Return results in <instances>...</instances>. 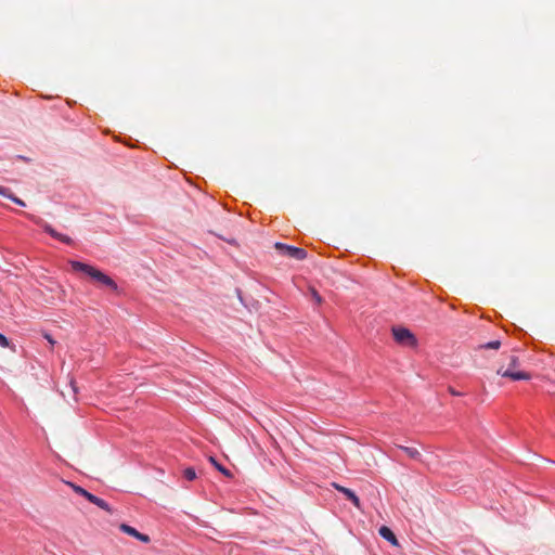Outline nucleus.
I'll list each match as a JSON object with an SVG mask.
<instances>
[{"mask_svg":"<svg viewBox=\"0 0 555 555\" xmlns=\"http://www.w3.org/2000/svg\"><path fill=\"white\" fill-rule=\"evenodd\" d=\"M69 264L74 271H80V272L86 273L88 276H90L93 281H95L100 285L105 286L114 292L118 291V286H117L116 282L112 278H109L107 274H105L101 270L96 269L95 267L85 263V262L76 261V260L69 261Z\"/></svg>","mask_w":555,"mask_h":555,"instance_id":"f257e3e1","label":"nucleus"},{"mask_svg":"<svg viewBox=\"0 0 555 555\" xmlns=\"http://www.w3.org/2000/svg\"><path fill=\"white\" fill-rule=\"evenodd\" d=\"M519 359L517 356L509 357V367L504 370L502 366L496 370V374L508 377L513 380H528L530 379V374L526 372H518L515 369L518 366Z\"/></svg>","mask_w":555,"mask_h":555,"instance_id":"f03ea898","label":"nucleus"},{"mask_svg":"<svg viewBox=\"0 0 555 555\" xmlns=\"http://www.w3.org/2000/svg\"><path fill=\"white\" fill-rule=\"evenodd\" d=\"M392 335L395 340L402 346L414 348L417 345L416 337L409 328L392 327Z\"/></svg>","mask_w":555,"mask_h":555,"instance_id":"7ed1b4c3","label":"nucleus"},{"mask_svg":"<svg viewBox=\"0 0 555 555\" xmlns=\"http://www.w3.org/2000/svg\"><path fill=\"white\" fill-rule=\"evenodd\" d=\"M274 247L281 255L296 260H304L307 257V251L304 248L286 245L283 243H275Z\"/></svg>","mask_w":555,"mask_h":555,"instance_id":"20e7f679","label":"nucleus"},{"mask_svg":"<svg viewBox=\"0 0 555 555\" xmlns=\"http://www.w3.org/2000/svg\"><path fill=\"white\" fill-rule=\"evenodd\" d=\"M42 228L43 230L49 233L52 237L65 243V244H72L73 243V240L65 235V234H62L60 232H57L55 229H53L50 224L48 223H42Z\"/></svg>","mask_w":555,"mask_h":555,"instance_id":"39448f33","label":"nucleus"},{"mask_svg":"<svg viewBox=\"0 0 555 555\" xmlns=\"http://www.w3.org/2000/svg\"><path fill=\"white\" fill-rule=\"evenodd\" d=\"M379 534L385 540L389 541L392 545L397 546L399 544L395 533L392 532V530L390 528H388L386 526H382L379 528Z\"/></svg>","mask_w":555,"mask_h":555,"instance_id":"423d86ee","label":"nucleus"},{"mask_svg":"<svg viewBox=\"0 0 555 555\" xmlns=\"http://www.w3.org/2000/svg\"><path fill=\"white\" fill-rule=\"evenodd\" d=\"M400 450L404 451L406 455L413 460L421 461V453L415 448L404 447V446H397Z\"/></svg>","mask_w":555,"mask_h":555,"instance_id":"0eeeda50","label":"nucleus"},{"mask_svg":"<svg viewBox=\"0 0 555 555\" xmlns=\"http://www.w3.org/2000/svg\"><path fill=\"white\" fill-rule=\"evenodd\" d=\"M209 462L225 477L232 478L233 474L225 468L223 465L217 462V460L214 456H209Z\"/></svg>","mask_w":555,"mask_h":555,"instance_id":"6e6552de","label":"nucleus"},{"mask_svg":"<svg viewBox=\"0 0 555 555\" xmlns=\"http://www.w3.org/2000/svg\"><path fill=\"white\" fill-rule=\"evenodd\" d=\"M343 494L346 495V498L350 500L357 508H361L360 499L356 495V493L352 490L347 488Z\"/></svg>","mask_w":555,"mask_h":555,"instance_id":"1a4fd4ad","label":"nucleus"},{"mask_svg":"<svg viewBox=\"0 0 555 555\" xmlns=\"http://www.w3.org/2000/svg\"><path fill=\"white\" fill-rule=\"evenodd\" d=\"M90 502L95 504L100 508H102V509H104V511H106L108 513H112V508L109 507V505L104 500L93 495V496H91Z\"/></svg>","mask_w":555,"mask_h":555,"instance_id":"9d476101","label":"nucleus"},{"mask_svg":"<svg viewBox=\"0 0 555 555\" xmlns=\"http://www.w3.org/2000/svg\"><path fill=\"white\" fill-rule=\"evenodd\" d=\"M73 490L77 493V494H80L82 496H85L89 502H90V499L91 496H93L94 494L88 492L87 490H85L83 488H81L80 486H76L74 483H68Z\"/></svg>","mask_w":555,"mask_h":555,"instance_id":"9b49d317","label":"nucleus"},{"mask_svg":"<svg viewBox=\"0 0 555 555\" xmlns=\"http://www.w3.org/2000/svg\"><path fill=\"white\" fill-rule=\"evenodd\" d=\"M119 528H120V530L122 532H125V533H127V534H129V535H131V537H133L135 539H137V537L139 534V531L135 528H133V527H131L129 525L121 524Z\"/></svg>","mask_w":555,"mask_h":555,"instance_id":"f8f14e48","label":"nucleus"},{"mask_svg":"<svg viewBox=\"0 0 555 555\" xmlns=\"http://www.w3.org/2000/svg\"><path fill=\"white\" fill-rule=\"evenodd\" d=\"M183 476L188 480H194L196 478V473L194 468L188 467L183 470Z\"/></svg>","mask_w":555,"mask_h":555,"instance_id":"ddd939ff","label":"nucleus"},{"mask_svg":"<svg viewBox=\"0 0 555 555\" xmlns=\"http://www.w3.org/2000/svg\"><path fill=\"white\" fill-rule=\"evenodd\" d=\"M501 346V341L500 340H492L488 344H485V345H480L479 348H485V349H499Z\"/></svg>","mask_w":555,"mask_h":555,"instance_id":"4468645a","label":"nucleus"},{"mask_svg":"<svg viewBox=\"0 0 555 555\" xmlns=\"http://www.w3.org/2000/svg\"><path fill=\"white\" fill-rule=\"evenodd\" d=\"M0 346L3 348L10 347L9 339L1 333H0Z\"/></svg>","mask_w":555,"mask_h":555,"instance_id":"2eb2a0df","label":"nucleus"},{"mask_svg":"<svg viewBox=\"0 0 555 555\" xmlns=\"http://www.w3.org/2000/svg\"><path fill=\"white\" fill-rule=\"evenodd\" d=\"M12 194L13 193L9 189L0 186V195L11 198Z\"/></svg>","mask_w":555,"mask_h":555,"instance_id":"dca6fc26","label":"nucleus"},{"mask_svg":"<svg viewBox=\"0 0 555 555\" xmlns=\"http://www.w3.org/2000/svg\"><path fill=\"white\" fill-rule=\"evenodd\" d=\"M137 539L143 543H149L151 541V539L147 534H143L141 532H139Z\"/></svg>","mask_w":555,"mask_h":555,"instance_id":"f3484780","label":"nucleus"},{"mask_svg":"<svg viewBox=\"0 0 555 555\" xmlns=\"http://www.w3.org/2000/svg\"><path fill=\"white\" fill-rule=\"evenodd\" d=\"M12 202H14L15 204L20 205V206H25V202L18 197H16L14 194H12L11 198H10Z\"/></svg>","mask_w":555,"mask_h":555,"instance_id":"a211bd4d","label":"nucleus"},{"mask_svg":"<svg viewBox=\"0 0 555 555\" xmlns=\"http://www.w3.org/2000/svg\"><path fill=\"white\" fill-rule=\"evenodd\" d=\"M331 486H332L334 489H336L337 491L341 492V493H344V491H346V489H347L346 487H343V486H340V485H339V483H337V482H332V483H331Z\"/></svg>","mask_w":555,"mask_h":555,"instance_id":"6ab92c4d","label":"nucleus"},{"mask_svg":"<svg viewBox=\"0 0 555 555\" xmlns=\"http://www.w3.org/2000/svg\"><path fill=\"white\" fill-rule=\"evenodd\" d=\"M69 385H70V388H72L73 395L75 396V395L77 393V386H76L75 380H74V379H70Z\"/></svg>","mask_w":555,"mask_h":555,"instance_id":"aec40b11","label":"nucleus"},{"mask_svg":"<svg viewBox=\"0 0 555 555\" xmlns=\"http://www.w3.org/2000/svg\"><path fill=\"white\" fill-rule=\"evenodd\" d=\"M313 298L315 299V301H317L318 304H321V302H322V298H321V296H320L315 291H313Z\"/></svg>","mask_w":555,"mask_h":555,"instance_id":"412c9836","label":"nucleus"},{"mask_svg":"<svg viewBox=\"0 0 555 555\" xmlns=\"http://www.w3.org/2000/svg\"><path fill=\"white\" fill-rule=\"evenodd\" d=\"M44 338L51 344V345H54L55 344V340L51 337V335L49 334H44Z\"/></svg>","mask_w":555,"mask_h":555,"instance_id":"4be33fe9","label":"nucleus"}]
</instances>
